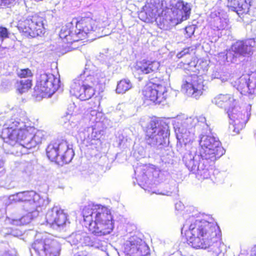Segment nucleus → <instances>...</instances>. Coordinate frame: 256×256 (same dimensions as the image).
I'll return each mask as SVG.
<instances>
[{"mask_svg": "<svg viewBox=\"0 0 256 256\" xmlns=\"http://www.w3.org/2000/svg\"><path fill=\"white\" fill-rule=\"evenodd\" d=\"M46 134L43 130L24 125L14 119L6 120L0 130V136L6 142L12 146H22L28 149L41 144Z\"/></svg>", "mask_w": 256, "mask_h": 256, "instance_id": "obj_1", "label": "nucleus"}, {"mask_svg": "<svg viewBox=\"0 0 256 256\" xmlns=\"http://www.w3.org/2000/svg\"><path fill=\"white\" fill-rule=\"evenodd\" d=\"M182 238L195 249L206 248L210 241L217 242L221 237L219 227L205 220H196L181 228Z\"/></svg>", "mask_w": 256, "mask_h": 256, "instance_id": "obj_2", "label": "nucleus"}, {"mask_svg": "<svg viewBox=\"0 0 256 256\" xmlns=\"http://www.w3.org/2000/svg\"><path fill=\"white\" fill-rule=\"evenodd\" d=\"M82 215L84 226L94 236H104L113 230L112 216L106 206L98 204L85 206Z\"/></svg>", "mask_w": 256, "mask_h": 256, "instance_id": "obj_3", "label": "nucleus"}, {"mask_svg": "<svg viewBox=\"0 0 256 256\" xmlns=\"http://www.w3.org/2000/svg\"><path fill=\"white\" fill-rule=\"evenodd\" d=\"M99 87V81L94 76L80 74L72 82L70 92L82 100L90 98Z\"/></svg>", "mask_w": 256, "mask_h": 256, "instance_id": "obj_4", "label": "nucleus"}, {"mask_svg": "<svg viewBox=\"0 0 256 256\" xmlns=\"http://www.w3.org/2000/svg\"><path fill=\"white\" fill-rule=\"evenodd\" d=\"M46 154L50 161L62 165L70 162L74 154L66 144L54 142H51L48 146Z\"/></svg>", "mask_w": 256, "mask_h": 256, "instance_id": "obj_5", "label": "nucleus"}, {"mask_svg": "<svg viewBox=\"0 0 256 256\" xmlns=\"http://www.w3.org/2000/svg\"><path fill=\"white\" fill-rule=\"evenodd\" d=\"M200 144L201 147L200 153L202 160L214 161L224 152L220 142L213 136H202Z\"/></svg>", "mask_w": 256, "mask_h": 256, "instance_id": "obj_6", "label": "nucleus"}, {"mask_svg": "<svg viewBox=\"0 0 256 256\" xmlns=\"http://www.w3.org/2000/svg\"><path fill=\"white\" fill-rule=\"evenodd\" d=\"M44 18L38 15H34L18 22V28L19 31L26 37L35 38L41 36L44 32Z\"/></svg>", "mask_w": 256, "mask_h": 256, "instance_id": "obj_7", "label": "nucleus"}, {"mask_svg": "<svg viewBox=\"0 0 256 256\" xmlns=\"http://www.w3.org/2000/svg\"><path fill=\"white\" fill-rule=\"evenodd\" d=\"M168 124L162 120L154 119L151 120L144 128V140L149 145L158 142L157 136H162L168 130Z\"/></svg>", "mask_w": 256, "mask_h": 256, "instance_id": "obj_8", "label": "nucleus"}, {"mask_svg": "<svg viewBox=\"0 0 256 256\" xmlns=\"http://www.w3.org/2000/svg\"><path fill=\"white\" fill-rule=\"evenodd\" d=\"M32 248L40 256H59L60 254V244L52 239L36 240Z\"/></svg>", "mask_w": 256, "mask_h": 256, "instance_id": "obj_9", "label": "nucleus"}, {"mask_svg": "<svg viewBox=\"0 0 256 256\" xmlns=\"http://www.w3.org/2000/svg\"><path fill=\"white\" fill-rule=\"evenodd\" d=\"M150 82L152 85L146 88L144 92V96L156 104L161 103L167 96L166 88L160 84L162 82L157 78H151Z\"/></svg>", "mask_w": 256, "mask_h": 256, "instance_id": "obj_10", "label": "nucleus"}, {"mask_svg": "<svg viewBox=\"0 0 256 256\" xmlns=\"http://www.w3.org/2000/svg\"><path fill=\"white\" fill-rule=\"evenodd\" d=\"M124 252L130 256H149L150 248L146 244L136 236L130 237L124 244Z\"/></svg>", "mask_w": 256, "mask_h": 256, "instance_id": "obj_11", "label": "nucleus"}, {"mask_svg": "<svg viewBox=\"0 0 256 256\" xmlns=\"http://www.w3.org/2000/svg\"><path fill=\"white\" fill-rule=\"evenodd\" d=\"M203 82L204 79L201 76H188L183 80L182 88L188 95L198 98L202 94L204 90Z\"/></svg>", "mask_w": 256, "mask_h": 256, "instance_id": "obj_12", "label": "nucleus"}, {"mask_svg": "<svg viewBox=\"0 0 256 256\" xmlns=\"http://www.w3.org/2000/svg\"><path fill=\"white\" fill-rule=\"evenodd\" d=\"M60 80L50 73L44 72L38 78L37 86L42 92L54 93L60 86Z\"/></svg>", "mask_w": 256, "mask_h": 256, "instance_id": "obj_13", "label": "nucleus"}, {"mask_svg": "<svg viewBox=\"0 0 256 256\" xmlns=\"http://www.w3.org/2000/svg\"><path fill=\"white\" fill-rule=\"evenodd\" d=\"M250 115L248 113H229L228 116L232 121L230 132L233 136L240 134L245 127Z\"/></svg>", "mask_w": 256, "mask_h": 256, "instance_id": "obj_14", "label": "nucleus"}, {"mask_svg": "<svg viewBox=\"0 0 256 256\" xmlns=\"http://www.w3.org/2000/svg\"><path fill=\"white\" fill-rule=\"evenodd\" d=\"M46 222L51 226H64L68 222V214L62 210L54 208L49 210L46 216Z\"/></svg>", "mask_w": 256, "mask_h": 256, "instance_id": "obj_15", "label": "nucleus"}, {"mask_svg": "<svg viewBox=\"0 0 256 256\" xmlns=\"http://www.w3.org/2000/svg\"><path fill=\"white\" fill-rule=\"evenodd\" d=\"M212 102L226 112L236 110L237 102L230 94H220L214 98Z\"/></svg>", "mask_w": 256, "mask_h": 256, "instance_id": "obj_16", "label": "nucleus"}, {"mask_svg": "<svg viewBox=\"0 0 256 256\" xmlns=\"http://www.w3.org/2000/svg\"><path fill=\"white\" fill-rule=\"evenodd\" d=\"M158 16L156 17V21L161 29L167 30L171 26L178 24L174 16L172 15L171 9L159 10L157 12Z\"/></svg>", "mask_w": 256, "mask_h": 256, "instance_id": "obj_17", "label": "nucleus"}, {"mask_svg": "<svg viewBox=\"0 0 256 256\" xmlns=\"http://www.w3.org/2000/svg\"><path fill=\"white\" fill-rule=\"evenodd\" d=\"M172 15L174 16L178 24L189 18L191 13L190 4L183 0H178L171 9Z\"/></svg>", "mask_w": 256, "mask_h": 256, "instance_id": "obj_18", "label": "nucleus"}, {"mask_svg": "<svg viewBox=\"0 0 256 256\" xmlns=\"http://www.w3.org/2000/svg\"><path fill=\"white\" fill-rule=\"evenodd\" d=\"M98 22L90 17L82 18L76 24V29L78 33L80 34L82 40L88 34L91 32L96 31L98 28Z\"/></svg>", "mask_w": 256, "mask_h": 256, "instance_id": "obj_19", "label": "nucleus"}, {"mask_svg": "<svg viewBox=\"0 0 256 256\" xmlns=\"http://www.w3.org/2000/svg\"><path fill=\"white\" fill-rule=\"evenodd\" d=\"M60 36L63 40L64 42L68 44H72L73 42L82 40L80 34L78 33L76 27L74 28L72 23H68L62 27L60 33Z\"/></svg>", "mask_w": 256, "mask_h": 256, "instance_id": "obj_20", "label": "nucleus"}, {"mask_svg": "<svg viewBox=\"0 0 256 256\" xmlns=\"http://www.w3.org/2000/svg\"><path fill=\"white\" fill-rule=\"evenodd\" d=\"M15 200L18 202L35 204L36 207H40L41 202L44 200L36 192L30 190L20 192L16 194Z\"/></svg>", "mask_w": 256, "mask_h": 256, "instance_id": "obj_21", "label": "nucleus"}, {"mask_svg": "<svg viewBox=\"0 0 256 256\" xmlns=\"http://www.w3.org/2000/svg\"><path fill=\"white\" fill-rule=\"evenodd\" d=\"M256 4V0H228V6L238 14L248 13L250 6Z\"/></svg>", "mask_w": 256, "mask_h": 256, "instance_id": "obj_22", "label": "nucleus"}, {"mask_svg": "<svg viewBox=\"0 0 256 256\" xmlns=\"http://www.w3.org/2000/svg\"><path fill=\"white\" fill-rule=\"evenodd\" d=\"M252 43L254 42L252 40H238L232 46V49L238 56H248L252 53Z\"/></svg>", "mask_w": 256, "mask_h": 256, "instance_id": "obj_23", "label": "nucleus"}, {"mask_svg": "<svg viewBox=\"0 0 256 256\" xmlns=\"http://www.w3.org/2000/svg\"><path fill=\"white\" fill-rule=\"evenodd\" d=\"M160 66V63L156 60H144L136 63L135 68L139 74H148L157 72Z\"/></svg>", "mask_w": 256, "mask_h": 256, "instance_id": "obj_24", "label": "nucleus"}, {"mask_svg": "<svg viewBox=\"0 0 256 256\" xmlns=\"http://www.w3.org/2000/svg\"><path fill=\"white\" fill-rule=\"evenodd\" d=\"M234 86L242 94H250L247 76L240 78L234 82Z\"/></svg>", "mask_w": 256, "mask_h": 256, "instance_id": "obj_25", "label": "nucleus"}, {"mask_svg": "<svg viewBox=\"0 0 256 256\" xmlns=\"http://www.w3.org/2000/svg\"><path fill=\"white\" fill-rule=\"evenodd\" d=\"M212 26L214 30H222L228 28V20L226 16H216L212 22Z\"/></svg>", "mask_w": 256, "mask_h": 256, "instance_id": "obj_26", "label": "nucleus"}, {"mask_svg": "<svg viewBox=\"0 0 256 256\" xmlns=\"http://www.w3.org/2000/svg\"><path fill=\"white\" fill-rule=\"evenodd\" d=\"M32 80L29 78L18 81L16 84L17 91L20 94L26 92L32 86Z\"/></svg>", "mask_w": 256, "mask_h": 256, "instance_id": "obj_27", "label": "nucleus"}, {"mask_svg": "<svg viewBox=\"0 0 256 256\" xmlns=\"http://www.w3.org/2000/svg\"><path fill=\"white\" fill-rule=\"evenodd\" d=\"M132 87V84L128 79H123L118 82L116 92L119 94H123L128 90Z\"/></svg>", "mask_w": 256, "mask_h": 256, "instance_id": "obj_28", "label": "nucleus"}, {"mask_svg": "<svg viewBox=\"0 0 256 256\" xmlns=\"http://www.w3.org/2000/svg\"><path fill=\"white\" fill-rule=\"evenodd\" d=\"M250 94H253L256 90V72H252L247 76Z\"/></svg>", "mask_w": 256, "mask_h": 256, "instance_id": "obj_29", "label": "nucleus"}, {"mask_svg": "<svg viewBox=\"0 0 256 256\" xmlns=\"http://www.w3.org/2000/svg\"><path fill=\"white\" fill-rule=\"evenodd\" d=\"M16 73L18 76L21 78H29L30 77H32V74L31 70L28 68L18 70Z\"/></svg>", "mask_w": 256, "mask_h": 256, "instance_id": "obj_30", "label": "nucleus"}, {"mask_svg": "<svg viewBox=\"0 0 256 256\" xmlns=\"http://www.w3.org/2000/svg\"><path fill=\"white\" fill-rule=\"evenodd\" d=\"M9 34L10 32L6 28L2 26L0 27V45L4 39L8 38Z\"/></svg>", "mask_w": 256, "mask_h": 256, "instance_id": "obj_31", "label": "nucleus"}, {"mask_svg": "<svg viewBox=\"0 0 256 256\" xmlns=\"http://www.w3.org/2000/svg\"><path fill=\"white\" fill-rule=\"evenodd\" d=\"M238 55L234 53V52L232 50V48L227 51L225 55L226 60L228 62H233L234 58L236 57Z\"/></svg>", "mask_w": 256, "mask_h": 256, "instance_id": "obj_32", "label": "nucleus"}, {"mask_svg": "<svg viewBox=\"0 0 256 256\" xmlns=\"http://www.w3.org/2000/svg\"><path fill=\"white\" fill-rule=\"evenodd\" d=\"M94 105L92 106L90 112H101L102 110L100 108V102L99 100L95 99L93 102Z\"/></svg>", "mask_w": 256, "mask_h": 256, "instance_id": "obj_33", "label": "nucleus"}, {"mask_svg": "<svg viewBox=\"0 0 256 256\" xmlns=\"http://www.w3.org/2000/svg\"><path fill=\"white\" fill-rule=\"evenodd\" d=\"M194 26H190L186 28V32L187 34V36L188 37H190L194 32Z\"/></svg>", "mask_w": 256, "mask_h": 256, "instance_id": "obj_34", "label": "nucleus"}, {"mask_svg": "<svg viewBox=\"0 0 256 256\" xmlns=\"http://www.w3.org/2000/svg\"><path fill=\"white\" fill-rule=\"evenodd\" d=\"M4 161L0 160V177L4 176L6 172V169L4 168Z\"/></svg>", "mask_w": 256, "mask_h": 256, "instance_id": "obj_35", "label": "nucleus"}, {"mask_svg": "<svg viewBox=\"0 0 256 256\" xmlns=\"http://www.w3.org/2000/svg\"><path fill=\"white\" fill-rule=\"evenodd\" d=\"M190 48H184L180 52H178L177 54V57L180 58H182L184 56L186 55V54H188Z\"/></svg>", "mask_w": 256, "mask_h": 256, "instance_id": "obj_36", "label": "nucleus"}, {"mask_svg": "<svg viewBox=\"0 0 256 256\" xmlns=\"http://www.w3.org/2000/svg\"><path fill=\"white\" fill-rule=\"evenodd\" d=\"M78 109L76 108L74 102H70L68 106V110L69 112L77 111Z\"/></svg>", "mask_w": 256, "mask_h": 256, "instance_id": "obj_37", "label": "nucleus"}, {"mask_svg": "<svg viewBox=\"0 0 256 256\" xmlns=\"http://www.w3.org/2000/svg\"><path fill=\"white\" fill-rule=\"evenodd\" d=\"M203 171V172H200V175L202 176V178L204 179L208 178L210 176V173L207 170Z\"/></svg>", "mask_w": 256, "mask_h": 256, "instance_id": "obj_38", "label": "nucleus"}, {"mask_svg": "<svg viewBox=\"0 0 256 256\" xmlns=\"http://www.w3.org/2000/svg\"><path fill=\"white\" fill-rule=\"evenodd\" d=\"M144 174H148L149 176L152 175V168L150 167H146V168L144 169Z\"/></svg>", "mask_w": 256, "mask_h": 256, "instance_id": "obj_39", "label": "nucleus"}, {"mask_svg": "<svg viewBox=\"0 0 256 256\" xmlns=\"http://www.w3.org/2000/svg\"><path fill=\"white\" fill-rule=\"evenodd\" d=\"M125 108H126V104H120L117 106L116 109L117 110H118V111H120V110L124 111V110H126Z\"/></svg>", "mask_w": 256, "mask_h": 256, "instance_id": "obj_40", "label": "nucleus"}, {"mask_svg": "<svg viewBox=\"0 0 256 256\" xmlns=\"http://www.w3.org/2000/svg\"><path fill=\"white\" fill-rule=\"evenodd\" d=\"M252 256H256V245L254 247V250L253 251V254Z\"/></svg>", "mask_w": 256, "mask_h": 256, "instance_id": "obj_41", "label": "nucleus"}, {"mask_svg": "<svg viewBox=\"0 0 256 256\" xmlns=\"http://www.w3.org/2000/svg\"><path fill=\"white\" fill-rule=\"evenodd\" d=\"M10 110H18V107H16V108L12 107V108L10 109Z\"/></svg>", "mask_w": 256, "mask_h": 256, "instance_id": "obj_42", "label": "nucleus"}, {"mask_svg": "<svg viewBox=\"0 0 256 256\" xmlns=\"http://www.w3.org/2000/svg\"><path fill=\"white\" fill-rule=\"evenodd\" d=\"M248 108L247 109V110H249V111H250L251 110V106L250 104H248Z\"/></svg>", "mask_w": 256, "mask_h": 256, "instance_id": "obj_43", "label": "nucleus"}, {"mask_svg": "<svg viewBox=\"0 0 256 256\" xmlns=\"http://www.w3.org/2000/svg\"><path fill=\"white\" fill-rule=\"evenodd\" d=\"M198 171H200V172H201L200 171V170H198Z\"/></svg>", "mask_w": 256, "mask_h": 256, "instance_id": "obj_44", "label": "nucleus"}]
</instances>
